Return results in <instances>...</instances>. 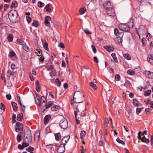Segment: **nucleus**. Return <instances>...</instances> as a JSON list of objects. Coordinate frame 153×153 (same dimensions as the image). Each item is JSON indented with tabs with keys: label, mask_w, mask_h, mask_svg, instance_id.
Returning a JSON list of instances; mask_svg holds the SVG:
<instances>
[{
	"label": "nucleus",
	"mask_w": 153,
	"mask_h": 153,
	"mask_svg": "<svg viewBox=\"0 0 153 153\" xmlns=\"http://www.w3.org/2000/svg\"><path fill=\"white\" fill-rule=\"evenodd\" d=\"M126 116L128 118L130 117L131 116H132V113L131 111V109L129 108L126 113Z\"/></svg>",
	"instance_id": "14"
},
{
	"label": "nucleus",
	"mask_w": 153,
	"mask_h": 153,
	"mask_svg": "<svg viewBox=\"0 0 153 153\" xmlns=\"http://www.w3.org/2000/svg\"><path fill=\"white\" fill-rule=\"evenodd\" d=\"M111 56L113 57V59L114 61L117 63L118 62V61L117 57L116 56V54L115 53H113L111 54Z\"/></svg>",
	"instance_id": "30"
},
{
	"label": "nucleus",
	"mask_w": 153,
	"mask_h": 153,
	"mask_svg": "<svg viewBox=\"0 0 153 153\" xmlns=\"http://www.w3.org/2000/svg\"><path fill=\"white\" fill-rule=\"evenodd\" d=\"M22 144L23 146V147H24V148L27 147L29 145L28 142H24Z\"/></svg>",
	"instance_id": "56"
},
{
	"label": "nucleus",
	"mask_w": 153,
	"mask_h": 153,
	"mask_svg": "<svg viewBox=\"0 0 153 153\" xmlns=\"http://www.w3.org/2000/svg\"><path fill=\"white\" fill-rule=\"evenodd\" d=\"M131 84L130 82L128 80H127L126 81L124 85L126 87L130 86Z\"/></svg>",
	"instance_id": "48"
},
{
	"label": "nucleus",
	"mask_w": 153,
	"mask_h": 153,
	"mask_svg": "<svg viewBox=\"0 0 153 153\" xmlns=\"http://www.w3.org/2000/svg\"><path fill=\"white\" fill-rule=\"evenodd\" d=\"M114 34L116 35L117 36H118V34L120 33H119V30H118L115 28L114 29Z\"/></svg>",
	"instance_id": "60"
},
{
	"label": "nucleus",
	"mask_w": 153,
	"mask_h": 153,
	"mask_svg": "<svg viewBox=\"0 0 153 153\" xmlns=\"http://www.w3.org/2000/svg\"><path fill=\"white\" fill-rule=\"evenodd\" d=\"M53 105V102L51 101H50L48 102V104H47L46 103H45V105L46 106V107L45 109H44L43 111V113H44L45 112V111H46L47 110H46L48 108H50L51 106L52 105Z\"/></svg>",
	"instance_id": "10"
},
{
	"label": "nucleus",
	"mask_w": 153,
	"mask_h": 153,
	"mask_svg": "<svg viewBox=\"0 0 153 153\" xmlns=\"http://www.w3.org/2000/svg\"><path fill=\"white\" fill-rule=\"evenodd\" d=\"M86 134V132L85 131H82L80 133V138L82 140L83 139V137L85 136Z\"/></svg>",
	"instance_id": "34"
},
{
	"label": "nucleus",
	"mask_w": 153,
	"mask_h": 153,
	"mask_svg": "<svg viewBox=\"0 0 153 153\" xmlns=\"http://www.w3.org/2000/svg\"><path fill=\"white\" fill-rule=\"evenodd\" d=\"M141 141L144 143H145L147 144L149 142V140L147 138H146L145 140H143V139L141 140Z\"/></svg>",
	"instance_id": "53"
},
{
	"label": "nucleus",
	"mask_w": 153,
	"mask_h": 153,
	"mask_svg": "<svg viewBox=\"0 0 153 153\" xmlns=\"http://www.w3.org/2000/svg\"><path fill=\"white\" fill-rule=\"evenodd\" d=\"M73 100L76 103L82 102L85 100L84 95L82 92L76 91L74 94Z\"/></svg>",
	"instance_id": "2"
},
{
	"label": "nucleus",
	"mask_w": 153,
	"mask_h": 153,
	"mask_svg": "<svg viewBox=\"0 0 153 153\" xmlns=\"http://www.w3.org/2000/svg\"><path fill=\"white\" fill-rule=\"evenodd\" d=\"M59 126L62 128H67L68 126V121L65 118H62L59 122Z\"/></svg>",
	"instance_id": "5"
},
{
	"label": "nucleus",
	"mask_w": 153,
	"mask_h": 153,
	"mask_svg": "<svg viewBox=\"0 0 153 153\" xmlns=\"http://www.w3.org/2000/svg\"><path fill=\"white\" fill-rule=\"evenodd\" d=\"M22 47L23 49L26 51H28L29 50V48L26 45V44Z\"/></svg>",
	"instance_id": "52"
},
{
	"label": "nucleus",
	"mask_w": 153,
	"mask_h": 153,
	"mask_svg": "<svg viewBox=\"0 0 153 153\" xmlns=\"http://www.w3.org/2000/svg\"><path fill=\"white\" fill-rule=\"evenodd\" d=\"M152 37L151 35L148 32L146 33V38L148 39L149 40L150 38H151Z\"/></svg>",
	"instance_id": "54"
},
{
	"label": "nucleus",
	"mask_w": 153,
	"mask_h": 153,
	"mask_svg": "<svg viewBox=\"0 0 153 153\" xmlns=\"http://www.w3.org/2000/svg\"><path fill=\"white\" fill-rule=\"evenodd\" d=\"M11 68L12 70H15L17 68L16 65L13 64H11Z\"/></svg>",
	"instance_id": "49"
},
{
	"label": "nucleus",
	"mask_w": 153,
	"mask_h": 153,
	"mask_svg": "<svg viewBox=\"0 0 153 153\" xmlns=\"http://www.w3.org/2000/svg\"><path fill=\"white\" fill-rule=\"evenodd\" d=\"M141 111V108H136V114L137 115H138L139 114Z\"/></svg>",
	"instance_id": "58"
},
{
	"label": "nucleus",
	"mask_w": 153,
	"mask_h": 153,
	"mask_svg": "<svg viewBox=\"0 0 153 153\" xmlns=\"http://www.w3.org/2000/svg\"><path fill=\"white\" fill-rule=\"evenodd\" d=\"M36 85V91L38 92H39L40 91V86L39 82L38 80H36L35 83Z\"/></svg>",
	"instance_id": "18"
},
{
	"label": "nucleus",
	"mask_w": 153,
	"mask_h": 153,
	"mask_svg": "<svg viewBox=\"0 0 153 153\" xmlns=\"http://www.w3.org/2000/svg\"><path fill=\"white\" fill-rule=\"evenodd\" d=\"M103 7L106 10V13L108 16L114 17L115 16V11L111 2L108 1L105 2L103 4Z\"/></svg>",
	"instance_id": "1"
},
{
	"label": "nucleus",
	"mask_w": 153,
	"mask_h": 153,
	"mask_svg": "<svg viewBox=\"0 0 153 153\" xmlns=\"http://www.w3.org/2000/svg\"><path fill=\"white\" fill-rule=\"evenodd\" d=\"M17 101L19 104L21 106V107L22 108H23V107H22V105L21 102L20 100V98L19 96H17Z\"/></svg>",
	"instance_id": "51"
},
{
	"label": "nucleus",
	"mask_w": 153,
	"mask_h": 153,
	"mask_svg": "<svg viewBox=\"0 0 153 153\" xmlns=\"http://www.w3.org/2000/svg\"><path fill=\"white\" fill-rule=\"evenodd\" d=\"M18 3L16 1H13L10 6V7L11 8H15L17 6Z\"/></svg>",
	"instance_id": "26"
},
{
	"label": "nucleus",
	"mask_w": 153,
	"mask_h": 153,
	"mask_svg": "<svg viewBox=\"0 0 153 153\" xmlns=\"http://www.w3.org/2000/svg\"><path fill=\"white\" fill-rule=\"evenodd\" d=\"M39 25V22L37 21L34 20L32 24V25L35 27H37Z\"/></svg>",
	"instance_id": "32"
},
{
	"label": "nucleus",
	"mask_w": 153,
	"mask_h": 153,
	"mask_svg": "<svg viewBox=\"0 0 153 153\" xmlns=\"http://www.w3.org/2000/svg\"><path fill=\"white\" fill-rule=\"evenodd\" d=\"M138 139L139 140H141L142 139H143V140H144L146 138L145 137V136L143 135H141V132L140 131L138 134Z\"/></svg>",
	"instance_id": "29"
},
{
	"label": "nucleus",
	"mask_w": 153,
	"mask_h": 153,
	"mask_svg": "<svg viewBox=\"0 0 153 153\" xmlns=\"http://www.w3.org/2000/svg\"><path fill=\"white\" fill-rule=\"evenodd\" d=\"M86 11V9L85 7H83L81 8L79 10L80 13L81 14H84Z\"/></svg>",
	"instance_id": "36"
},
{
	"label": "nucleus",
	"mask_w": 153,
	"mask_h": 153,
	"mask_svg": "<svg viewBox=\"0 0 153 153\" xmlns=\"http://www.w3.org/2000/svg\"><path fill=\"white\" fill-rule=\"evenodd\" d=\"M23 128V126L22 123H20L19 122H17L16 123V126H15V129L16 131L17 132L19 131V129Z\"/></svg>",
	"instance_id": "7"
},
{
	"label": "nucleus",
	"mask_w": 153,
	"mask_h": 153,
	"mask_svg": "<svg viewBox=\"0 0 153 153\" xmlns=\"http://www.w3.org/2000/svg\"><path fill=\"white\" fill-rule=\"evenodd\" d=\"M45 24L46 26L50 27V24L49 21H51V18L49 16H46L45 17Z\"/></svg>",
	"instance_id": "8"
},
{
	"label": "nucleus",
	"mask_w": 153,
	"mask_h": 153,
	"mask_svg": "<svg viewBox=\"0 0 153 153\" xmlns=\"http://www.w3.org/2000/svg\"><path fill=\"white\" fill-rule=\"evenodd\" d=\"M133 23V21L132 22ZM133 24L132 23L131 26L127 24H123L121 23L119 25V28L120 30L126 32H129L130 31V27L132 28L133 27Z\"/></svg>",
	"instance_id": "4"
},
{
	"label": "nucleus",
	"mask_w": 153,
	"mask_h": 153,
	"mask_svg": "<svg viewBox=\"0 0 153 153\" xmlns=\"http://www.w3.org/2000/svg\"><path fill=\"white\" fill-rule=\"evenodd\" d=\"M15 10H10V17L14 16H18Z\"/></svg>",
	"instance_id": "24"
},
{
	"label": "nucleus",
	"mask_w": 153,
	"mask_h": 153,
	"mask_svg": "<svg viewBox=\"0 0 153 153\" xmlns=\"http://www.w3.org/2000/svg\"><path fill=\"white\" fill-rule=\"evenodd\" d=\"M12 57H13L15 60L17 58L16 54L12 50L10 51V58Z\"/></svg>",
	"instance_id": "20"
},
{
	"label": "nucleus",
	"mask_w": 153,
	"mask_h": 153,
	"mask_svg": "<svg viewBox=\"0 0 153 153\" xmlns=\"http://www.w3.org/2000/svg\"><path fill=\"white\" fill-rule=\"evenodd\" d=\"M53 105L51 108V109L52 111H56L59 109V107L58 105Z\"/></svg>",
	"instance_id": "25"
},
{
	"label": "nucleus",
	"mask_w": 153,
	"mask_h": 153,
	"mask_svg": "<svg viewBox=\"0 0 153 153\" xmlns=\"http://www.w3.org/2000/svg\"><path fill=\"white\" fill-rule=\"evenodd\" d=\"M26 18L27 19V21L28 23H29L31 22V19L30 16H26Z\"/></svg>",
	"instance_id": "62"
},
{
	"label": "nucleus",
	"mask_w": 153,
	"mask_h": 153,
	"mask_svg": "<svg viewBox=\"0 0 153 153\" xmlns=\"http://www.w3.org/2000/svg\"><path fill=\"white\" fill-rule=\"evenodd\" d=\"M11 102L13 110L15 111H18V107L17 106V104L16 102Z\"/></svg>",
	"instance_id": "21"
},
{
	"label": "nucleus",
	"mask_w": 153,
	"mask_h": 153,
	"mask_svg": "<svg viewBox=\"0 0 153 153\" xmlns=\"http://www.w3.org/2000/svg\"><path fill=\"white\" fill-rule=\"evenodd\" d=\"M51 118V115L48 114L46 115L44 119V122L45 124H47Z\"/></svg>",
	"instance_id": "9"
},
{
	"label": "nucleus",
	"mask_w": 153,
	"mask_h": 153,
	"mask_svg": "<svg viewBox=\"0 0 153 153\" xmlns=\"http://www.w3.org/2000/svg\"><path fill=\"white\" fill-rule=\"evenodd\" d=\"M62 149V150H65V145L64 144V143H63L61 142L59 146L57 149V151L59 152V150H60V149Z\"/></svg>",
	"instance_id": "23"
},
{
	"label": "nucleus",
	"mask_w": 153,
	"mask_h": 153,
	"mask_svg": "<svg viewBox=\"0 0 153 153\" xmlns=\"http://www.w3.org/2000/svg\"><path fill=\"white\" fill-rule=\"evenodd\" d=\"M144 92V96H148L150 94L151 91L150 90H149L147 91H145Z\"/></svg>",
	"instance_id": "39"
},
{
	"label": "nucleus",
	"mask_w": 153,
	"mask_h": 153,
	"mask_svg": "<svg viewBox=\"0 0 153 153\" xmlns=\"http://www.w3.org/2000/svg\"><path fill=\"white\" fill-rule=\"evenodd\" d=\"M55 139L57 141H59L61 139V134L60 133H58L55 134Z\"/></svg>",
	"instance_id": "22"
},
{
	"label": "nucleus",
	"mask_w": 153,
	"mask_h": 153,
	"mask_svg": "<svg viewBox=\"0 0 153 153\" xmlns=\"http://www.w3.org/2000/svg\"><path fill=\"white\" fill-rule=\"evenodd\" d=\"M104 48L106 49L108 52H110L113 51L114 50V48L113 46H111L110 45H106L104 46Z\"/></svg>",
	"instance_id": "16"
},
{
	"label": "nucleus",
	"mask_w": 153,
	"mask_h": 153,
	"mask_svg": "<svg viewBox=\"0 0 153 153\" xmlns=\"http://www.w3.org/2000/svg\"><path fill=\"white\" fill-rule=\"evenodd\" d=\"M55 83L58 86H60L61 84V82L58 79H56L55 80Z\"/></svg>",
	"instance_id": "46"
},
{
	"label": "nucleus",
	"mask_w": 153,
	"mask_h": 153,
	"mask_svg": "<svg viewBox=\"0 0 153 153\" xmlns=\"http://www.w3.org/2000/svg\"><path fill=\"white\" fill-rule=\"evenodd\" d=\"M43 47L46 50L48 49V44L47 42H45L44 44Z\"/></svg>",
	"instance_id": "55"
},
{
	"label": "nucleus",
	"mask_w": 153,
	"mask_h": 153,
	"mask_svg": "<svg viewBox=\"0 0 153 153\" xmlns=\"http://www.w3.org/2000/svg\"><path fill=\"white\" fill-rule=\"evenodd\" d=\"M150 47L149 48V49L151 50L152 49V47H153V42L152 41L150 44Z\"/></svg>",
	"instance_id": "64"
},
{
	"label": "nucleus",
	"mask_w": 153,
	"mask_h": 153,
	"mask_svg": "<svg viewBox=\"0 0 153 153\" xmlns=\"http://www.w3.org/2000/svg\"><path fill=\"white\" fill-rule=\"evenodd\" d=\"M16 115L14 114H13V116H12L13 121L12 122V123H14L16 122Z\"/></svg>",
	"instance_id": "47"
},
{
	"label": "nucleus",
	"mask_w": 153,
	"mask_h": 153,
	"mask_svg": "<svg viewBox=\"0 0 153 153\" xmlns=\"http://www.w3.org/2000/svg\"><path fill=\"white\" fill-rule=\"evenodd\" d=\"M23 117V115L22 113L19 114L17 116V119L19 121H21L22 120Z\"/></svg>",
	"instance_id": "28"
},
{
	"label": "nucleus",
	"mask_w": 153,
	"mask_h": 153,
	"mask_svg": "<svg viewBox=\"0 0 153 153\" xmlns=\"http://www.w3.org/2000/svg\"><path fill=\"white\" fill-rule=\"evenodd\" d=\"M115 78L116 81H119L120 79V77L119 74H117L115 76Z\"/></svg>",
	"instance_id": "50"
},
{
	"label": "nucleus",
	"mask_w": 153,
	"mask_h": 153,
	"mask_svg": "<svg viewBox=\"0 0 153 153\" xmlns=\"http://www.w3.org/2000/svg\"><path fill=\"white\" fill-rule=\"evenodd\" d=\"M18 16H14L10 17V22L12 23H16L18 21Z\"/></svg>",
	"instance_id": "17"
},
{
	"label": "nucleus",
	"mask_w": 153,
	"mask_h": 153,
	"mask_svg": "<svg viewBox=\"0 0 153 153\" xmlns=\"http://www.w3.org/2000/svg\"><path fill=\"white\" fill-rule=\"evenodd\" d=\"M17 141L19 143L20 142L22 139V136L20 134H18L17 135Z\"/></svg>",
	"instance_id": "41"
},
{
	"label": "nucleus",
	"mask_w": 153,
	"mask_h": 153,
	"mask_svg": "<svg viewBox=\"0 0 153 153\" xmlns=\"http://www.w3.org/2000/svg\"><path fill=\"white\" fill-rule=\"evenodd\" d=\"M151 0H137V3L140 6L146 5L148 3L150 4L149 2Z\"/></svg>",
	"instance_id": "6"
},
{
	"label": "nucleus",
	"mask_w": 153,
	"mask_h": 153,
	"mask_svg": "<svg viewBox=\"0 0 153 153\" xmlns=\"http://www.w3.org/2000/svg\"><path fill=\"white\" fill-rule=\"evenodd\" d=\"M50 6V4H47L45 7V9L46 10V11L48 12H49L51 11V9L49 8Z\"/></svg>",
	"instance_id": "38"
},
{
	"label": "nucleus",
	"mask_w": 153,
	"mask_h": 153,
	"mask_svg": "<svg viewBox=\"0 0 153 153\" xmlns=\"http://www.w3.org/2000/svg\"><path fill=\"white\" fill-rule=\"evenodd\" d=\"M41 57L39 58V59L40 61L43 62L44 58L43 55L42 56H40Z\"/></svg>",
	"instance_id": "63"
},
{
	"label": "nucleus",
	"mask_w": 153,
	"mask_h": 153,
	"mask_svg": "<svg viewBox=\"0 0 153 153\" xmlns=\"http://www.w3.org/2000/svg\"><path fill=\"white\" fill-rule=\"evenodd\" d=\"M38 6L39 7H42L45 6V4L41 1H39L38 3Z\"/></svg>",
	"instance_id": "40"
},
{
	"label": "nucleus",
	"mask_w": 153,
	"mask_h": 153,
	"mask_svg": "<svg viewBox=\"0 0 153 153\" xmlns=\"http://www.w3.org/2000/svg\"><path fill=\"white\" fill-rule=\"evenodd\" d=\"M26 150L28 152L30 151L32 152L34 150V148L30 146L28 148L26 149Z\"/></svg>",
	"instance_id": "45"
},
{
	"label": "nucleus",
	"mask_w": 153,
	"mask_h": 153,
	"mask_svg": "<svg viewBox=\"0 0 153 153\" xmlns=\"http://www.w3.org/2000/svg\"><path fill=\"white\" fill-rule=\"evenodd\" d=\"M123 35V33L121 32L118 34V36H117V40L119 44L122 42V38Z\"/></svg>",
	"instance_id": "13"
},
{
	"label": "nucleus",
	"mask_w": 153,
	"mask_h": 153,
	"mask_svg": "<svg viewBox=\"0 0 153 153\" xmlns=\"http://www.w3.org/2000/svg\"><path fill=\"white\" fill-rule=\"evenodd\" d=\"M35 98L36 103L39 106H42L41 101L40 97L39 95H36V98L35 97Z\"/></svg>",
	"instance_id": "12"
},
{
	"label": "nucleus",
	"mask_w": 153,
	"mask_h": 153,
	"mask_svg": "<svg viewBox=\"0 0 153 153\" xmlns=\"http://www.w3.org/2000/svg\"><path fill=\"white\" fill-rule=\"evenodd\" d=\"M116 140L117 142L123 145L125 144V143L124 142L121 140H120L118 137L116 139Z\"/></svg>",
	"instance_id": "44"
},
{
	"label": "nucleus",
	"mask_w": 153,
	"mask_h": 153,
	"mask_svg": "<svg viewBox=\"0 0 153 153\" xmlns=\"http://www.w3.org/2000/svg\"><path fill=\"white\" fill-rule=\"evenodd\" d=\"M84 32L87 34H91V33L90 32L89 30L87 28H85V29H83Z\"/></svg>",
	"instance_id": "43"
},
{
	"label": "nucleus",
	"mask_w": 153,
	"mask_h": 153,
	"mask_svg": "<svg viewBox=\"0 0 153 153\" xmlns=\"http://www.w3.org/2000/svg\"><path fill=\"white\" fill-rule=\"evenodd\" d=\"M24 142H31L32 140V136L31 131L29 129L27 130L24 134V137L23 139Z\"/></svg>",
	"instance_id": "3"
},
{
	"label": "nucleus",
	"mask_w": 153,
	"mask_h": 153,
	"mask_svg": "<svg viewBox=\"0 0 153 153\" xmlns=\"http://www.w3.org/2000/svg\"><path fill=\"white\" fill-rule=\"evenodd\" d=\"M124 57L126 59L130 60L131 59V58L130 55L128 53L125 54L123 55Z\"/></svg>",
	"instance_id": "33"
},
{
	"label": "nucleus",
	"mask_w": 153,
	"mask_h": 153,
	"mask_svg": "<svg viewBox=\"0 0 153 153\" xmlns=\"http://www.w3.org/2000/svg\"><path fill=\"white\" fill-rule=\"evenodd\" d=\"M91 47H92V48L93 50V52L94 53H96L97 52V49H96V48H95V47L93 45H91Z\"/></svg>",
	"instance_id": "61"
},
{
	"label": "nucleus",
	"mask_w": 153,
	"mask_h": 153,
	"mask_svg": "<svg viewBox=\"0 0 153 153\" xmlns=\"http://www.w3.org/2000/svg\"><path fill=\"white\" fill-rule=\"evenodd\" d=\"M58 46L62 48H65L64 44L62 42H60Z\"/></svg>",
	"instance_id": "59"
},
{
	"label": "nucleus",
	"mask_w": 153,
	"mask_h": 153,
	"mask_svg": "<svg viewBox=\"0 0 153 153\" xmlns=\"http://www.w3.org/2000/svg\"><path fill=\"white\" fill-rule=\"evenodd\" d=\"M40 137V131H37L35 132L34 134V139L35 140L38 141Z\"/></svg>",
	"instance_id": "15"
},
{
	"label": "nucleus",
	"mask_w": 153,
	"mask_h": 153,
	"mask_svg": "<svg viewBox=\"0 0 153 153\" xmlns=\"http://www.w3.org/2000/svg\"><path fill=\"white\" fill-rule=\"evenodd\" d=\"M19 43L20 45H22V46L24 45H25L26 43L22 39H19Z\"/></svg>",
	"instance_id": "42"
},
{
	"label": "nucleus",
	"mask_w": 153,
	"mask_h": 153,
	"mask_svg": "<svg viewBox=\"0 0 153 153\" xmlns=\"http://www.w3.org/2000/svg\"><path fill=\"white\" fill-rule=\"evenodd\" d=\"M36 51L39 54V56H42L43 55L42 54V51L40 49H37Z\"/></svg>",
	"instance_id": "57"
},
{
	"label": "nucleus",
	"mask_w": 153,
	"mask_h": 153,
	"mask_svg": "<svg viewBox=\"0 0 153 153\" xmlns=\"http://www.w3.org/2000/svg\"><path fill=\"white\" fill-rule=\"evenodd\" d=\"M145 74L147 76L150 78L151 75L152 74V72H151L149 71H145Z\"/></svg>",
	"instance_id": "37"
},
{
	"label": "nucleus",
	"mask_w": 153,
	"mask_h": 153,
	"mask_svg": "<svg viewBox=\"0 0 153 153\" xmlns=\"http://www.w3.org/2000/svg\"><path fill=\"white\" fill-rule=\"evenodd\" d=\"M127 73L128 74L131 75H134L135 74L134 71L131 69L128 70L127 71Z\"/></svg>",
	"instance_id": "35"
},
{
	"label": "nucleus",
	"mask_w": 153,
	"mask_h": 153,
	"mask_svg": "<svg viewBox=\"0 0 153 153\" xmlns=\"http://www.w3.org/2000/svg\"><path fill=\"white\" fill-rule=\"evenodd\" d=\"M90 85L94 89L96 90L97 87L96 85L93 82H91L90 83Z\"/></svg>",
	"instance_id": "31"
},
{
	"label": "nucleus",
	"mask_w": 153,
	"mask_h": 153,
	"mask_svg": "<svg viewBox=\"0 0 153 153\" xmlns=\"http://www.w3.org/2000/svg\"><path fill=\"white\" fill-rule=\"evenodd\" d=\"M148 61L151 64H153V54H150L148 57Z\"/></svg>",
	"instance_id": "19"
},
{
	"label": "nucleus",
	"mask_w": 153,
	"mask_h": 153,
	"mask_svg": "<svg viewBox=\"0 0 153 153\" xmlns=\"http://www.w3.org/2000/svg\"><path fill=\"white\" fill-rule=\"evenodd\" d=\"M139 103L140 102L139 101L137 100L136 99H133V103L134 105L137 107L139 106Z\"/></svg>",
	"instance_id": "27"
},
{
	"label": "nucleus",
	"mask_w": 153,
	"mask_h": 153,
	"mask_svg": "<svg viewBox=\"0 0 153 153\" xmlns=\"http://www.w3.org/2000/svg\"><path fill=\"white\" fill-rule=\"evenodd\" d=\"M70 137L69 136H67L64 137L62 139L61 143H64L65 145L68 142L70 139Z\"/></svg>",
	"instance_id": "11"
}]
</instances>
